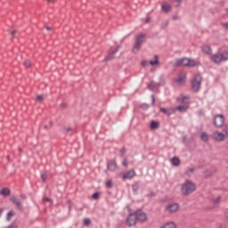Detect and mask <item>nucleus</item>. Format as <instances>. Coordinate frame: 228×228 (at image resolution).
Listing matches in <instances>:
<instances>
[{
    "label": "nucleus",
    "instance_id": "nucleus-32",
    "mask_svg": "<svg viewBox=\"0 0 228 228\" xmlns=\"http://www.w3.org/2000/svg\"><path fill=\"white\" fill-rule=\"evenodd\" d=\"M167 27H168V20H166L161 23L160 29H167Z\"/></svg>",
    "mask_w": 228,
    "mask_h": 228
},
{
    "label": "nucleus",
    "instance_id": "nucleus-42",
    "mask_svg": "<svg viewBox=\"0 0 228 228\" xmlns=\"http://www.w3.org/2000/svg\"><path fill=\"white\" fill-rule=\"evenodd\" d=\"M141 65H142V67H147V65H149V62L147 61L143 60V61H142Z\"/></svg>",
    "mask_w": 228,
    "mask_h": 228
},
{
    "label": "nucleus",
    "instance_id": "nucleus-45",
    "mask_svg": "<svg viewBox=\"0 0 228 228\" xmlns=\"http://www.w3.org/2000/svg\"><path fill=\"white\" fill-rule=\"evenodd\" d=\"M43 200L45 201V202H53V200H51V198H47V197H45V198H43Z\"/></svg>",
    "mask_w": 228,
    "mask_h": 228
},
{
    "label": "nucleus",
    "instance_id": "nucleus-52",
    "mask_svg": "<svg viewBox=\"0 0 228 228\" xmlns=\"http://www.w3.org/2000/svg\"><path fill=\"white\" fill-rule=\"evenodd\" d=\"M188 172H190L191 174H193V172H195V168L190 167V168L188 169Z\"/></svg>",
    "mask_w": 228,
    "mask_h": 228
},
{
    "label": "nucleus",
    "instance_id": "nucleus-47",
    "mask_svg": "<svg viewBox=\"0 0 228 228\" xmlns=\"http://www.w3.org/2000/svg\"><path fill=\"white\" fill-rule=\"evenodd\" d=\"M186 99H187V101H190L189 96H183L182 102H186Z\"/></svg>",
    "mask_w": 228,
    "mask_h": 228
},
{
    "label": "nucleus",
    "instance_id": "nucleus-54",
    "mask_svg": "<svg viewBox=\"0 0 228 228\" xmlns=\"http://www.w3.org/2000/svg\"><path fill=\"white\" fill-rule=\"evenodd\" d=\"M177 1V4H176V7H178V6H181V3H183V0H176Z\"/></svg>",
    "mask_w": 228,
    "mask_h": 228
},
{
    "label": "nucleus",
    "instance_id": "nucleus-13",
    "mask_svg": "<svg viewBox=\"0 0 228 228\" xmlns=\"http://www.w3.org/2000/svg\"><path fill=\"white\" fill-rule=\"evenodd\" d=\"M107 168L110 172H115L117 170V161L115 160H110L107 163Z\"/></svg>",
    "mask_w": 228,
    "mask_h": 228
},
{
    "label": "nucleus",
    "instance_id": "nucleus-53",
    "mask_svg": "<svg viewBox=\"0 0 228 228\" xmlns=\"http://www.w3.org/2000/svg\"><path fill=\"white\" fill-rule=\"evenodd\" d=\"M15 33H17V30H12L11 32V35H12V38H15Z\"/></svg>",
    "mask_w": 228,
    "mask_h": 228
},
{
    "label": "nucleus",
    "instance_id": "nucleus-39",
    "mask_svg": "<svg viewBox=\"0 0 228 228\" xmlns=\"http://www.w3.org/2000/svg\"><path fill=\"white\" fill-rule=\"evenodd\" d=\"M142 110H149V104L148 103H142L141 105Z\"/></svg>",
    "mask_w": 228,
    "mask_h": 228
},
{
    "label": "nucleus",
    "instance_id": "nucleus-46",
    "mask_svg": "<svg viewBox=\"0 0 228 228\" xmlns=\"http://www.w3.org/2000/svg\"><path fill=\"white\" fill-rule=\"evenodd\" d=\"M156 102V98H154V94L151 95V105L154 106Z\"/></svg>",
    "mask_w": 228,
    "mask_h": 228
},
{
    "label": "nucleus",
    "instance_id": "nucleus-35",
    "mask_svg": "<svg viewBox=\"0 0 228 228\" xmlns=\"http://www.w3.org/2000/svg\"><path fill=\"white\" fill-rule=\"evenodd\" d=\"M47 177H49V175H47V173L41 174V179L43 183H45V181H47Z\"/></svg>",
    "mask_w": 228,
    "mask_h": 228
},
{
    "label": "nucleus",
    "instance_id": "nucleus-60",
    "mask_svg": "<svg viewBox=\"0 0 228 228\" xmlns=\"http://www.w3.org/2000/svg\"><path fill=\"white\" fill-rule=\"evenodd\" d=\"M49 124H50V127H53V121H50Z\"/></svg>",
    "mask_w": 228,
    "mask_h": 228
},
{
    "label": "nucleus",
    "instance_id": "nucleus-23",
    "mask_svg": "<svg viewBox=\"0 0 228 228\" xmlns=\"http://www.w3.org/2000/svg\"><path fill=\"white\" fill-rule=\"evenodd\" d=\"M149 63L150 65H151V67H155V65H159V56L155 55L154 60H151Z\"/></svg>",
    "mask_w": 228,
    "mask_h": 228
},
{
    "label": "nucleus",
    "instance_id": "nucleus-1",
    "mask_svg": "<svg viewBox=\"0 0 228 228\" xmlns=\"http://www.w3.org/2000/svg\"><path fill=\"white\" fill-rule=\"evenodd\" d=\"M199 65L200 64L197 61L188 57L178 58L174 63V67H189L190 69L191 67H199Z\"/></svg>",
    "mask_w": 228,
    "mask_h": 228
},
{
    "label": "nucleus",
    "instance_id": "nucleus-25",
    "mask_svg": "<svg viewBox=\"0 0 228 228\" xmlns=\"http://www.w3.org/2000/svg\"><path fill=\"white\" fill-rule=\"evenodd\" d=\"M177 225H175V223L174 222H168L166 223L161 228H176Z\"/></svg>",
    "mask_w": 228,
    "mask_h": 228
},
{
    "label": "nucleus",
    "instance_id": "nucleus-21",
    "mask_svg": "<svg viewBox=\"0 0 228 228\" xmlns=\"http://www.w3.org/2000/svg\"><path fill=\"white\" fill-rule=\"evenodd\" d=\"M148 88L151 92H156V90H158V84L156 82H154V80H151L150 85H148Z\"/></svg>",
    "mask_w": 228,
    "mask_h": 228
},
{
    "label": "nucleus",
    "instance_id": "nucleus-20",
    "mask_svg": "<svg viewBox=\"0 0 228 228\" xmlns=\"http://www.w3.org/2000/svg\"><path fill=\"white\" fill-rule=\"evenodd\" d=\"M188 105H179L176 106L175 110H177L180 113H186V111H188Z\"/></svg>",
    "mask_w": 228,
    "mask_h": 228
},
{
    "label": "nucleus",
    "instance_id": "nucleus-61",
    "mask_svg": "<svg viewBox=\"0 0 228 228\" xmlns=\"http://www.w3.org/2000/svg\"><path fill=\"white\" fill-rule=\"evenodd\" d=\"M47 3H54V0H46Z\"/></svg>",
    "mask_w": 228,
    "mask_h": 228
},
{
    "label": "nucleus",
    "instance_id": "nucleus-58",
    "mask_svg": "<svg viewBox=\"0 0 228 228\" xmlns=\"http://www.w3.org/2000/svg\"><path fill=\"white\" fill-rule=\"evenodd\" d=\"M3 211H4V208H0V216L3 215Z\"/></svg>",
    "mask_w": 228,
    "mask_h": 228
},
{
    "label": "nucleus",
    "instance_id": "nucleus-29",
    "mask_svg": "<svg viewBox=\"0 0 228 228\" xmlns=\"http://www.w3.org/2000/svg\"><path fill=\"white\" fill-rule=\"evenodd\" d=\"M220 200H222V196H218L217 198L212 200L214 208H216V204H220Z\"/></svg>",
    "mask_w": 228,
    "mask_h": 228
},
{
    "label": "nucleus",
    "instance_id": "nucleus-50",
    "mask_svg": "<svg viewBox=\"0 0 228 228\" xmlns=\"http://www.w3.org/2000/svg\"><path fill=\"white\" fill-rule=\"evenodd\" d=\"M20 199L22 200H26V199H28V196H26V194H20Z\"/></svg>",
    "mask_w": 228,
    "mask_h": 228
},
{
    "label": "nucleus",
    "instance_id": "nucleus-59",
    "mask_svg": "<svg viewBox=\"0 0 228 228\" xmlns=\"http://www.w3.org/2000/svg\"><path fill=\"white\" fill-rule=\"evenodd\" d=\"M223 133H225V134H228V130L227 129H224Z\"/></svg>",
    "mask_w": 228,
    "mask_h": 228
},
{
    "label": "nucleus",
    "instance_id": "nucleus-30",
    "mask_svg": "<svg viewBox=\"0 0 228 228\" xmlns=\"http://www.w3.org/2000/svg\"><path fill=\"white\" fill-rule=\"evenodd\" d=\"M205 174V179H209L211 177V175H213V172L209 171V169H207L206 171H204Z\"/></svg>",
    "mask_w": 228,
    "mask_h": 228
},
{
    "label": "nucleus",
    "instance_id": "nucleus-16",
    "mask_svg": "<svg viewBox=\"0 0 228 228\" xmlns=\"http://www.w3.org/2000/svg\"><path fill=\"white\" fill-rule=\"evenodd\" d=\"M161 9L164 12V13H168L169 12H172V6L167 3H164L161 5Z\"/></svg>",
    "mask_w": 228,
    "mask_h": 228
},
{
    "label": "nucleus",
    "instance_id": "nucleus-18",
    "mask_svg": "<svg viewBox=\"0 0 228 228\" xmlns=\"http://www.w3.org/2000/svg\"><path fill=\"white\" fill-rule=\"evenodd\" d=\"M201 51L202 53H204L205 54H211V53H213V50L211 49V46L206 45H203L201 47Z\"/></svg>",
    "mask_w": 228,
    "mask_h": 228
},
{
    "label": "nucleus",
    "instance_id": "nucleus-55",
    "mask_svg": "<svg viewBox=\"0 0 228 228\" xmlns=\"http://www.w3.org/2000/svg\"><path fill=\"white\" fill-rule=\"evenodd\" d=\"M178 19H179V16H178V15L173 16V20H177Z\"/></svg>",
    "mask_w": 228,
    "mask_h": 228
},
{
    "label": "nucleus",
    "instance_id": "nucleus-41",
    "mask_svg": "<svg viewBox=\"0 0 228 228\" xmlns=\"http://www.w3.org/2000/svg\"><path fill=\"white\" fill-rule=\"evenodd\" d=\"M183 142L185 144L190 143V142L188 141V136L183 135Z\"/></svg>",
    "mask_w": 228,
    "mask_h": 228
},
{
    "label": "nucleus",
    "instance_id": "nucleus-49",
    "mask_svg": "<svg viewBox=\"0 0 228 228\" xmlns=\"http://www.w3.org/2000/svg\"><path fill=\"white\" fill-rule=\"evenodd\" d=\"M151 17L148 16V17H146V19H145V23H146V24H149V23H151Z\"/></svg>",
    "mask_w": 228,
    "mask_h": 228
},
{
    "label": "nucleus",
    "instance_id": "nucleus-62",
    "mask_svg": "<svg viewBox=\"0 0 228 228\" xmlns=\"http://www.w3.org/2000/svg\"><path fill=\"white\" fill-rule=\"evenodd\" d=\"M69 209L70 211V209H72V205H69Z\"/></svg>",
    "mask_w": 228,
    "mask_h": 228
},
{
    "label": "nucleus",
    "instance_id": "nucleus-57",
    "mask_svg": "<svg viewBox=\"0 0 228 228\" xmlns=\"http://www.w3.org/2000/svg\"><path fill=\"white\" fill-rule=\"evenodd\" d=\"M45 28H46L47 31H51V30L53 29V28H52L51 27H49V26H46Z\"/></svg>",
    "mask_w": 228,
    "mask_h": 228
},
{
    "label": "nucleus",
    "instance_id": "nucleus-12",
    "mask_svg": "<svg viewBox=\"0 0 228 228\" xmlns=\"http://www.w3.org/2000/svg\"><path fill=\"white\" fill-rule=\"evenodd\" d=\"M167 211H169V213H175L179 211V204L178 203H173L171 205H168L166 208Z\"/></svg>",
    "mask_w": 228,
    "mask_h": 228
},
{
    "label": "nucleus",
    "instance_id": "nucleus-11",
    "mask_svg": "<svg viewBox=\"0 0 228 228\" xmlns=\"http://www.w3.org/2000/svg\"><path fill=\"white\" fill-rule=\"evenodd\" d=\"M159 111L161 113H164V115L170 117V115H174V113H175V109H174V108L167 109V108L160 107Z\"/></svg>",
    "mask_w": 228,
    "mask_h": 228
},
{
    "label": "nucleus",
    "instance_id": "nucleus-37",
    "mask_svg": "<svg viewBox=\"0 0 228 228\" xmlns=\"http://www.w3.org/2000/svg\"><path fill=\"white\" fill-rule=\"evenodd\" d=\"M23 65L24 67H31V61L29 60H26L24 62H23Z\"/></svg>",
    "mask_w": 228,
    "mask_h": 228
},
{
    "label": "nucleus",
    "instance_id": "nucleus-3",
    "mask_svg": "<svg viewBox=\"0 0 228 228\" xmlns=\"http://www.w3.org/2000/svg\"><path fill=\"white\" fill-rule=\"evenodd\" d=\"M145 42H147V35L143 33L137 34L134 45L132 49L134 54H136L142 49V44H145Z\"/></svg>",
    "mask_w": 228,
    "mask_h": 228
},
{
    "label": "nucleus",
    "instance_id": "nucleus-26",
    "mask_svg": "<svg viewBox=\"0 0 228 228\" xmlns=\"http://www.w3.org/2000/svg\"><path fill=\"white\" fill-rule=\"evenodd\" d=\"M83 224L86 227H90V225H92V220H90L88 217H86L84 218Z\"/></svg>",
    "mask_w": 228,
    "mask_h": 228
},
{
    "label": "nucleus",
    "instance_id": "nucleus-40",
    "mask_svg": "<svg viewBox=\"0 0 228 228\" xmlns=\"http://www.w3.org/2000/svg\"><path fill=\"white\" fill-rule=\"evenodd\" d=\"M67 108H69V105H68L67 103L62 102V103L61 104V110H65V109H67Z\"/></svg>",
    "mask_w": 228,
    "mask_h": 228
},
{
    "label": "nucleus",
    "instance_id": "nucleus-24",
    "mask_svg": "<svg viewBox=\"0 0 228 228\" xmlns=\"http://www.w3.org/2000/svg\"><path fill=\"white\" fill-rule=\"evenodd\" d=\"M200 140L201 142H209V134L206 132H201Z\"/></svg>",
    "mask_w": 228,
    "mask_h": 228
},
{
    "label": "nucleus",
    "instance_id": "nucleus-44",
    "mask_svg": "<svg viewBox=\"0 0 228 228\" xmlns=\"http://www.w3.org/2000/svg\"><path fill=\"white\" fill-rule=\"evenodd\" d=\"M122 166L126 168V167H127V159H123V161H122Z\"/></svg>",
    "mask_w": 228,
    "mask_h": 228
},
{
    "label": "nucleus",
    "instance_id": "nucleus-48",
    "mask_svg": "<svg viewBox=\"0 0 228 228\" xmlns=\"http://www.w3.org/2000/svg\"><path fill=\"white\" fill-rule=\"evenodd\" d=\"M222 27L224 28L228 31V22L222 23Z\"/></svg>",
    "mask_w": 228,
    "mask_h": 228
},
{
    "label": "nucleus",
    "instance_id": "nucleus-9",
    "mask_svg": "<svg viewBox=\"0 0 228 228\" xmlns=\"http://www.w3.org/2000/svg\"><path fill=\"white\" fill-rule=\"evenodd\" d=\"M213 140H215V142H224V140H225V134L216 131L213 134Z\"/></svg>",
    "mask_w": 228,
    "mask_h": 228
},
{
    "label": "nucleus",
    "instance_id": "nucleus-4",
    "mask_svg": "<svg viewBox=\"0 0 228 228\" xmlns=\"http://www.w3.org/2000/svg\"><path fill=\"white\" fill-rule=\"evenodd\" d=\"M191 88L194 94H197L200 91V86L202 85V76L199 73L193 76V78L191 80Z\"/></svg>",
    "mask_w": 228,
    "mask_h": 228
},
{
    "label": "nucleus",
    "instance_id": "nucleus-2",
    "mask_svg": "<svg viewBox=\"0 0 228 228\" xmlns=\"http://www.w3.org/2000/svg\"><path fill=\"white\" fill-rule=\"evenodd\" d=\"M197 190V185L190 180H186L181 188V192L183 197H188L190 193H193Z\"/></svg>",
    "mask_w": 228,
    "mask_h": 228
},
{
    "label": "nucleus",
    "instance_id": "nucleus-31",
    "mask_svg": "<svg viewBox=\"0 0 228 228\" xmlns=\"http://www.w3.org/2000/svg\"><path fill=\"white\" fill-rule=\"evenodd\" d=\"M221 60L223 61H227V60H228V52H224L223 53H221Z\"/></svg>",
    "mask_w": 228,
    "mask_h": 228
},
{
    "label": "nucleus",
    "instance_id": "nucleus-8",
    "mask_svg": "<svg viewBox=\"0 0 228 228\" xmlns=\"http://www.w3.org/2000/svg\"><path fill=\"white\" fill-rule=\"evenodd\" d=\"M136 216L135 214H129V216L126 217V224L129 225V227H133V225H136Z\"/></svg>",
    "mask_w": 228,
    "mask_h": 228
},
{
    "label": "nucleus",
    "instance_id": "nucleus-7",
    "mask_svg": "<svg viewBox=\"0 0 228 228\" xmlns=\"http://www.w3.org/2000/svg\"><path fill=\"white\" fill-rule=\"evenodd\" d=\"M136 220L139 222H147V214L145 212H142V209H138L134 213Z\"/></svg>",
    "mask_w": 228,
    "mask_h": 228
},
{
    "label": "nucleus",
    "instance_id": "nucleus-28",
    "mask_svg": "<svg viewBox=\"0 0 228 228\" xmlns=\"http://www.w3.org/2000/svg\"><path fill=\"white\" fill-rule=\"evenodd\" d=\"M176 83H178V85H183V83H186V77H184V76L179 77L176 79Z\"/></svg>",
    "mask_w": 228,
    "mask_h": 228
},
{
    "label": "nucleus",
    "instance_id": "nucleus-27",
    "mask_svg": "<svg viewBox=\"0 0 228 228\" xmlns=\"http://www.w3.org/2000/svg\"><path fill=\"white\" fill-rule=\"evenodd\" d=\"M12 216H15V212L13 210H10L7 213V217H6L7 222H10V220H12Z\"/></svg>",
    "mask_w": 228,
    "mask_h": 228
},
{
    "label": "nucleus",
    "instance_id": "nucleus-14",
    "mask_svg": "<svg viewBox=\"0 0 228 228\" xmlns=\"http://www.w3.org/2000/svg\"><path fill=\"white\" fill-rule=\"evenodd\" d=\"M0 195H3L4 197H10V195H12V191L8 187H4L0 191Z\"/></svg>",
    "mask_w": 228,
    "mask_h": 228
},
{
    "label": "nucleus",
    "instance_id": "nucleus-64",
    "mask_svg": "<svg viewBox=\"0 0 228 228\" xmlns=\"http://www.w3.org/2000/svg\"><path fill=\"white\" fill-rule=\"evenodd\" d=\"M44 127H45V129H47L48 126H47V125H45Z\"/></svg>",
    "mask_w": 228,
    "mask_h": 228
},
{
    "label": "nucleus",
    "instance_id": "nucleus-17",
    "mask_svg": "<svg viewBox=\"0 0 228 228\" xmlns=\"http://www.w3.org/2000/svg\"><path fill=\"white\" fill-rule=\"evenodd\" d=\"M171 165L173 167H179V165H181V159H179V157H173L171 159Z\"/></svg>",
    "mask_w": 228,
    "mask_h": 228
},
{
    "label": "nucleus",
    "instance_id": "nucleus-43",
    "mask_svg": "<svg viewBox=\"0 0 228 228\" xmlns=\"http://www.w3.org/2000/svg\"><path fill=\"white\" fill-rule=\"evenodd\" d=\"M132 188H133L134 193H136V191H138V185L134 184V185H132Z\"/></svg>",
    "mask_w": 228,
    "mask_h": 228
},
{
    "label": "nucleus",
    "instance_id": "nucleus-34",
    "mask_svg": "<svg viewBox=\"0 0 228 228\" xmlns=\"http://www.w3.org/2000/svg\"><path fill=\"white\" fill-rule=\"evenodd\" d=\"M101 195V192L96 191L94 193L92 194V199H94V200H97L99 199V196Z\"/></svg>",
    "mask_w": 228,
    "mask_h": 228
},
{
    "label": "nucleus",
    "instance_id": "nucleus-33",
    "mask_svg": "<svg viewBox=\"0 0 228 228\" xmlns=\"http://www.w3.org/2000/svg\"><path fill=\"white\" fill-rule=\"evenodd\" d=\"M126 152H127V150L126 148H122L121 150H119L120 158H124V156H126Z\"/></svg>",
    "mask_w": 228,
    "mask_h": 228
},
{
    "label": "nucleus",
    "instance_id": "nucleus-38",
    "mask_svg": "<svg viewBox=\"0 0 228 228\" xmlns=\"http://www.w3.org/2000/svg\"><path fill=\"white\" fill-rule=\"evenodd\" d=\"M37 101H38V102H44V95L38 94L37 96Z\"/></svg>",
    "mask_w": 228,
    "mask_h": 228
},
{
    "label": "nucleus",
    "instance_id": "nucleus-5",
    "mask_svg": "<svg viewBox=\"0 0 228 228\" xmlns=\"http://www.w3.org/2000/svg\"><path fill=\"white\" fill-rule=\"evenodd\" d=\"M224 124H225V118H224V115L217 114L215 116L214 126H216V127H223Z\"/></svg>",
    "mask_w": 228,
    "mask_h": 228
},
{
    "label": "nucleus",
    "instance_id": "nucleus-6",
    "mask_svg": "<svg viewBox=\"0 0 228 228\" xmlns=\"http://www.w3.org/2000/svg\"><path fill=\"white\" fill-rule=\"evenodd\" d=\"M134 175H136V171H134V169H130L121 174L123 181L131 180Z\"/></svg>",
    "mask_w": 228,
    "mask_h": 228
},
{
    "label": "nucleus",
    "instance_id": "nucleus-51",
    "mask_svg": "<svg viewBox=\"0 0 228 228\" xmlns=\"http://www.w3.org/2000/svg\"><path fill=\"white\" fill-rule=\"evenodd\" d=\"M147 197H156V192L151 191V193L147 195Z\"/></svg>",
    "mask_w": 228,
    "mask_h": 228
},
{
    "label": "nucleus",
    "instance_id": "nucleus-22",
    "mask_svg": "<svg viewBox=\"0 0 228 228\" xmlns=\"http://www.w3.org/2000/svg\"><path fill=\"white\" fill-rule=\"evenodd\" d=\"M150 128L151 130H156V129H159V123L156 120H151V123H150Z\"/></svg>",
    "mask_w": 228,
    "mask_h": 228
},
{
    "label": "nucleus",
    "instance_id": "nucleus-56",
    "mask_svg": "<svg viewBox=\"0 0 228 228\" xmlns=\"http://www.w3.org/2000/svg\"><path fill=\"white\" fill-rule=\"evenodd\" d=\"M66 131H67V133H69V131H72V127L66 128Z\"/></svg>",
    "mask_w": 228,
    "mask_h": 228
},
{
    "label": "nucleus",
    "instance_id": "nucleus-19",
    "mask_svg": "<svg viewBox=\"0 0 228 228\" xmlns=\"http://www.w3.org/2000/svg\"><path fill=\"white\" fill-rule=\"evenodd\" d=\"M11 202L14 203L15 206H17V208L19 209H20V208H22V205L20 204V200L17 199V197H15V196L11 198Z\"/></svg>",
    "mask_w": 228,
    "mask_h": 228
},
{
    "label": "nucleus",
    "instance_id": "nucleus-15",
    "mask_svg": "<svg viewBox=\"0 0 228 228\" xmlns=\"http://www.w3.org/2000/svg\"><path fill=\"white\" fill-rule=\"evenodd\" d=\"M211 60L214 63H217V64L222 63V61H223L220 54L212 55Z\"/></svg>",
    "mask_w": 228,
    "mask_h": 228
},
{
    "label": "nucleus",
    "instance_id": "nucleus-10",
    "mask_svg": "<svg viewBox=\"0 0 228 228\" xmlns=\"http://www.w3.org/2000/svg\"><path fill=\"white\" fill-rule=\"evenodd\" d=\"M120 49V45H118L115 50L110 52L103 60V61H111V60H115V54H117V52Z\"/></svg>",
    "mask_w": 228,
    "mask_h": 228
},
{
    "label": "nucleus",
    "instance_id": "nucleus-63",
    "mask_svg": "<svg viewBox=\"0 0 228 228\" xmlns=\"http://www.w3.org/2000/svg\"><path fill=\"white\" fill-rule=\"evenodd\" d=\"M6 159H8V161H10V156H7V157H6Z\"/></svg>",
    "mask_w": 228,
    "mask_h": 228
},
{
    "label": "nucleus",
    "instance_id": "nucleus-36",
    "mask_svg": "<svg viewBox=\"0 0 228 228\" xmlns=\"http://www.w3.org/2000/svg\"><path fill=\"white\" fill-rule=\"evenodd\" d=\"M106 188H113V182L111 180H109L105 183Z\"/></svg>",
    "mask_w": 228,
    "mask_h": 228
}]
</instances>
